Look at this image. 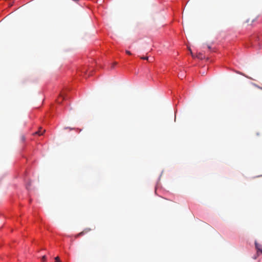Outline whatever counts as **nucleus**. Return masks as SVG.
Masks as SVG:
<instances>
[{
	"label": "nucleus",
	"mask_w": 262,
	"mask_h": 262,
	"mask_svg": "<svg viewBox=\"0 0 262 262\" xmlns=\"http://www.w3.org/2000/svg\"><path fill=\"white\" fill-rule=\"evenodd\" d=\"M116 64V63H114V66H113V67H112V68H114Z\"/></svg>",
	"instance_id": "f8f14e48"
},
{
	"label": "nucleus",
	"mask_w": 262,
	"mask_h": 262,
	"mask_svg": "<svg viewBox=\"0 0 262 262\" xmlns=\"http://www.w3.org/2000/svg\"><path fill=\"white\" fill-rule=\"evenodd\" d=\"M126 53L127 54H128V55H131V53H130V51H126Z\"/></svg>",
	"instance_id": "0eeeda50"
},
{
	"label": "nucleus",
	"mask_w": 262,
	"mask_h": 262,
	"mask_svg": "<svg viewBox=\"0 0 262 262\" xmlns=\"http://www.w3.org/2000/svg\"><path fill=\"white\" fill-rule=\"evenodd\" d=\"M55 262H60V259H59V257H56L55 258Z\"/></svg>",
	"instance_id": "423d86ee"
},
{
	"label": "nucleus",
	"mask_w": 262,
	"mask_h": 262,
	"mask_svg": "<svg viewBox=\"0 0 262 262\" xmlns=\"http://www.w3.org/2000/svg\"><path fill=\"white\" fill-rule=\"evenodd\" d=\"M26 188H27V189H29V185H27V186H26Z\"/></svg>",
	"instance_id": "1a4fd4ad"
},
{
	"label": "nucleus",
	"mask_w": 262,
	"mask_h": 262,
	"mask_svg": "<svg viewBox=\"0 0 262 262\" xmlns=\"http://www.w3.org/2000/svg\"><path fill=\"white\" fill-rule=\"evenodd\" d=\"M46 256H43L42 257V258H41V261H42V262H45V261H46Z\"/></svg>",
	"instance_id": "39448f33"
},
{
	"label": "nucleus",
	"mask_w": 262,
	"mask_h": 262,
	"mask_svg": "<svg viewBox=\"0 0 262 262\" xmlns=\"http://www.w3.org/2000/svg\"><path fill=\"white\" fill-rule=\"evenodd\" d=\"M60 99H61V100H63L64 99H66V98H65V97L64 96L61 95L60 96V97L58 98V103H60V100H59Z\"/></svg>",
	"instance_id": "7ed1b4c3"
},
{
	"label": "nucleus",
	"mask_w": 262,
	"mask_h": 262,
	"mask_svg": "<svg viewBox=\"0 0 262 262\" xmlns=\"http://www.w3.org/2000/svg\"><path fill=\"white\" fill-rule=\"evenodd\" d=\"M80 235H83V232H82L80 233Z\"/></svg>",
	"instance_id": "9b49d317"
},
{
	"label": "nucleus",
	"mask_w": 262,
	"mask_h": 262,
	"mask_svg": "<svg viewBox=\"0 0 262 262\" xmlns=\"http://www.w3.org/2000/svg\"><path fill=\"white\" fill-rule=\"evenodd\" d=\"M143 59H148V57H143Z\"/></svg>",
	"instance_id": "9d476101"
},
{
	"label": "nucleus",
	"mask_w": 262,
	"mask_h": 262,
	"mask_svg": "<svg viewBox=\"0 0 262 262\" xmlns=\"http://www.w3.org/2000/svg\"><path fill=\"white\" fill-rule=\"evenodd\" d=\"M35 134L38 135L39 136H40L42 135L43 133L40 130H39L38 132H35Z\"/></svg>",
	"instance_id": "20e7f679"
},
{
	"label": "nucleus",
	"mask_w": 262,
	"mask_h": 262,
	"mask_svg": "<svg viewBox=\"0 0 262 262\" xmlns=\"http://www.w3.org/2000/svg\"><path fill=\"white\" fill-rule=\"evenodd\" d=\"M255 248L257 250V252H260L262 254V247L261 246L258 244L257 243H255Z\"/></svg>",
	"instance_id": "f257e3e1"
},
{
	"label": "nucleus",
	"mask_w": 262,
	"mask_h": 262,
	"mask_svg": "<svg viewBox=\"0 0 262 262\" xmlns=\"http://www.w3.org/2000/svg\"><path fill=\"white\" fill-rule=\"evenodd\" d=\"M237 73L238 74H242V73H241L240 72H237Z\"/></svg>",
	"instance_id": "ddd939ff"
},
{
	"label": "nucleus",
	"mask_w": 262,
	"mask_h": 262,
	"mask_svg": "<svg viewBox=\"0 0 262 262\" xmlns=\"http://www.w3.org/2000/svg\"><path fill=\"white\" fill-rule=\"evenodd\" d=\"M190 53H191V54L192 56L193 57H194V56L193 55V53H192V52H191V50H190Z\"/></svg>",
	"instance_id": "6e6552de"
},
{
	"label": "nucleus",
	"mask_w": 262,
	"mask_h": 262,
	"mask_svg": "<svg viewBox=\"0 0 262 262\" xmlns=\"http://www.w3.org/2000/svg\"><path fill=\"white\" fill-rule=\"evenodd\" d=\"M196 57L200 59H203L205 58V55L201 53H199L196 55Z\"/></svg>",
	"instance_id": "f03ea898"
}]
</instances>
